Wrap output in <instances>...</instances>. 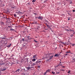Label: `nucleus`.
Returning a JSON list of instances; mask_svg holds the SVG:
<instances>
[{
  "mask_svg": "<svg viewBox=\"0 0 75 75\" xmlns=\"http://www.w3.org/2000/svg\"><path fill=\"white\" fill-rule=\"evenodd\" d=\"M54 57V55L48 57V60H50V59H52V57Z\"/></svg>",
  "mask_w": 75,
  "mask_h": 75,
  "instance_id": "1",
  "label": "nucleus"
},
{
  "mask_svg": "<svg viewBox=\"0 0 75 75\" xmlns=\"http://www.w3.org/2000/svg\"><path fill=\"white\" fill-rule=\"evenodd\" d=\"M40 61L38 62L37 61L36 62H35V63H34L33 64H32V66H33L34 65H36V64H38V62H40Z\"/></svg>",
  "mask_w": 75,
  "mask_h": 75,
  "instance_id": "2",
  "label": "nucleus"
},
{
  "mask_svg": "<svg viewBox=\"0 0 75 75\" xmlns=\"http://www.w3.org/2000/svg\"><path fill=\"white\" fill-rule=\"evenodd\" d=\"M38 19H39V20H42V19H43V18L42 17H41L40 16L38 17Z\"/></svg>",
  "mask_w": 75,
  "mask_h": 75,
  "instance_id": "3",
  "label": "nucleus"
},
{
  "mask_svg": "<svg viewBox=\"0 0 75 75\" xmlns=\"http://www.w3.org/2000/svg\"><path fill=\"white\" fill-rule=\"evenodd\" d=\"M20 70V69H18L16 71V72H17V73L18 74H19V71Z\"/></svg>",
  "mask_w": 75,
  "mask_h": 75,
  "instance_id": "4",
  "label": "nucleus"
},
{
  "mask_svg": "<svg viewBox=\"0 0 75 75\" xmlns=\"http://www.w3.org/2000/svg\"><path fill=\"white\" fill-rule=\"evenodd\" d=\"M5 63H0V65H4Z\"/></svg>",
  "mask_w": 75,
  "mask_h": 75,
  "instance_id": "5",
  "label": "nucleus"
},
{
  "mask_svg": "<svg viewBox=\"0 0 75 75\" xmlns=\"http://www.w3.org/2000/svg\"><path fill=\"white\" fill-rule=\"evenodd\" d=\"M35 60H36L35 59H32V61H33V62H35Z\"/></svg>",
  "mask_w": 75,
  "mask_h": 75,
  "instance_id": "6",
  "label": "nucleus"
},
{
  "mask_svg": "<svg viewBox=\"0 0 75 75\" xmlns=\"http://www.w3.org/2000/svg\"><path fill=\"white\" fill-rule=\"evenodd\" d=\"M26 68L28 70H29V69H30V67H29Z\"/></svg>",
  "mask_w": 75,
  "mask_h": 75,
  "instance_id": "7",
  "label": "nucleus"
},
{
  "mask_svg": "<svg viewBox=\"0 0 75 75\" xmlns=\"http://www.w3.org/2000/svg\"><path fill=\"white\" fill-rule=\"evenodd\" d=\"M50 71V70L48 69L47 70L46 72H49Z\"/></svg>",
  "mask_w": 75,
  "mask_h": 75,
  "instance_id": "8",
  "label": "nucleus"
},
{
  "mask_svg": "<svg viewBox=\"0 0 75 75\" xmlns=\"http://www.w3.org/2000/svg\"><path fill=\"white\" fill-rule=\"evenodd\" d=\"M11 44H10L9 45H8V46H7V47H8V48H9L11 46Z\"/></svg>",
  "mask_w": 75,
  "mask_h": 75,
  "instance_id": "9",
  "label": "nucleus"
},
{
  "mask_svg": "<svg viewBox=\"0 0 75 75\" xmlns=\"http://www.w3.org/2000/svg\"><path fill=\"white\" fill-rule=\"evenodd\" d=\"M57 56H58V55L57 54H55V55H54V57H57Z\"/></svg>",
  "mask_w": 75,
  "mask_h": 75,
  "instance_id": "10",
  "label": "nucleus"
},
{
  "mask_svg": "<svg viewBox=\"0 0 75 75\" xmlns=\"http://www.w3.org/2000/svg\"><path fill=\"white\" fill-rule=\"evenodd\" d=\"M10 30L11 31H14V29H12V28H11Z\"/></svg>",
  "mask_w": 75,
  "mask_h": 75,
  "instance_id": "11",
  "label": "nucleus"
},
{
  "mask_svg": "<svg viewBox=\"0 0 75 75\" xmlns=\"http://www.w3.org/2000/svg\"><path fill=\"white\" fill-rule=\"evenodd\" d=\"M34 41H35V42H38V41H37V40H34Z\"/></svg>",
  "mask_w": 75,
  "mask_h": 75,
  "instance_id": "12",
  "label": "nucleus"
},
{
  "mask_svg": "<svg viewBox=\"0 0 75 75\" xmlns=\"http://www.w3.org/2000/svg\"><path fill=\"white\" fill-rule=\"evenodd\" d=\"M48 54H47V55H45V57H48Z\"/></svg>",
  "mask_w": 75,
  "mask_h": 75,
  "instance_id": "13",
  "label": "nucleus"
},
{
  "mask_svg": "<svg viewBox=\"0 0 75 75\" xmlns=\"http://www.w3.org/2000/svg\"><path fill=\"white\" fill-rule=\"evenodd\" d=\"M52 74H53V75H54V74H55V72H54L52 71Z\"/></svg>",
  "mask_w": 75,
  "mask_h": 75,
  "instance_id": "14",
  "label": "nucleus"
},
{
  "mask_svg": "<svg viewBox=\"0 0 75 75\" xmlns=\"http://www.w3.org/2000/svg\"><path fill=\"white\" fill-rule=\"evenodd\" d=\"M66 53H71V52H70V51L69 52H66Z\"/></svg>",
  "mask_w": 75,
  "mask_h": 75,
  "instance_id": "15",
  "label": "nucleus"
},
{
  "mask_svg": "<svg viewBox=\"0 0 75 75\" xmlns=\"http://www.w3.org/2000/svg\"><path fill=\"white\" fill-rule=\"evenodd\" d=\"M30 64H32V62H31V61H30Z\"/></svg>",
  "mask_w": 75,
  "mask_h": 75,
  "instance_id": "16",
  "label": "nucleus"
},
{
  "mask_svg": "<svg viewBox=\"0 0 75 75\" xmlns=\"http://www.w3.org/2000/svg\"><path fill=\"white\" fill-rule=\"evenodd\" d=\"M35 0H33V1H32V2H33V3H34V2H35Z\"/></svg>",
  "mask_w": 75,
  "mask_h": 75,
  "instance_id": "17",
  "label": "nucleus"
},
{
  "mask_svg": "<svg viewBox=\"0 0 75 75\" xmlns=\"http://www.w3.org/2000/svg\"><path fill=\"white\" fill-rule=\"evenodd\" d=\"M70 72H71V71L70 70H69V71L67 72L68 74H69V73H70Z\"/></svg>",
  "mask_w": 75,
  "mask_h": 75,
  "instance_id": "18",
  "label": "nucleus"
},
{
  "mask_svg": "<svg viewBox=\"0 0 75 75\" xmlns=\"http://www.w3.org/2000/svg\"><path fill=\"white\" fill-rule=\"evenodd\" d=\"M47 71H46L44 75H45V74H47Z\"/></svg>",
  "mask_w": 75,
  "mask_h": 75,
  "instance_id": "19",
  "label": "nucleus"
},
{
  "mask_svg": "<svg viewBox=\"0 0 75 75\" xmlns=\"http://www.w3.org/2000/svg\"><path fill=\"white\" fill-rule=\"evenodd\" d=\"M14 17H16L17 16V15L16 14H14Z\"/></svg>",
  "mask_w": 75,
  "mask_h": 75,
  "instance_id": "20",
  "label": "nucleus"
},
{
  "mask_svg": "<svg viewBox=\"0 0 75 75\" xmlns=\"http://www.w3.org/2000/svg\"><path fill=\"white\" fill-rule=\"evenodd\" d=\"M1 24H4V23L3 22H1Z\"/></svg>",
  "mask_w": 75,
  "mask_h": 75,
  "instance_id": "21",
  "label": "nucleus"
},
{
  "mask_svg": "<svg viewBox=\"0 0 75 75\" xmlns=\"http://www.w3.org/2000/svg\"><path fill=\"white\" fill-rule=\"evenodd\" d=\"M6 69H3L2 70V71H5V70H6Z\"/></svg>",
  "mask_w": 75,
  "mask_h": 75,
  "instance_id": "22",
  "label": "nucleus"
},
{
  "mask_svg": "<svg viewBox=\"0 0 75 75\" xmlns=\"http://www.w3.org/2000/svg\"><path fill=\"white\" fill-rule=\"evenodd\" d=\"M46 25L47 27H49V25H47V24L46 23Z\"/></svg>",
  "mask_w": 75,
  "mask_h": 75,
  "instance_id": "23",
  "label": "nucleus"
},
{
  "mask_svg": "<svg viewBox=\"0 0 75 75\" xmlns=\"http://www.w3.org/2000/svg\"><path fill=\"white\" fill-rule=\"evenodd\" d=\"M75 62V59H73V62Z\"/></svg>",
  "mask_w": 75,
  "mask_h": 75,
  "instance_id": "24",
  "label": "nucleus"
},
{
  "mask_svg": "<svg viewBox=\"0 0 75 75\" xmlns=\"http://www.w3.org/2000/svg\"><path fill=\"white\" fill-rule=\"evenodd\" d=\"M75 45V44H72V46H74Z\"/></svg>",
  "mask_w": 75,
  "mask_h": 75,
  "instance_id": "25",
  "label": "nucleus"
},
{
  "mask_svg": "<svg viewBox=\"0 0 75 75\" xmlns=\"http://www.w3.org/2000/svg\"><path fill=\"white\" fill-rule=\"evenodd\" d=\"M66 30H67V31H69V30L67 29Z\"/></svg>",
  "mask_w": 75,
  "mask_h": 75,
  "instance_id": "26",
  "label": "nucleus"
},
{
  "mask_svg": "<svg viewBox=\"0 0 75 75\" xmlns=\"http://www.w3.org/2000/svg\"><path fill=\"white\" fill-rule=\"evenodd\" d=\"M70 37H73V35H70Z\"/></svg>",
  "mask_w": 75,
  "mask_h": 75,
  "instance_id": "27",
  "label": "nucleus"
},
{
  "mask_svg": "<svg viewBox=\"0 0 75 75\" xmlns=\"http://www.w3.org/2000/svg\"><path fill=\"white\" fill-rule=\"evenodd\" d=\"M33 58H35V55H34V56H33Z\"/></svg>",
  "mask_w": 75,
  "mask_h": 75,
  "instance_id": "28",
  "label": "nucleus"
},
{
  "mask_svg": "<svg viewBox=\"0 0 75 75\" xmlns=\"http://www.w3.org/2000/svg\"><path fill=\"white\" fill-rule=\"evenodd\" d=\"M22 41H24V39H22Z\"/></svg>",
  "mask_w": 75,
  "mask_h": 75,
  "instance_id": "29",
  "label": "nucleus"
},
{
  "mask_svg": "<svg viewBox=\"0 0 75 75\" xmlns=\"http://www.w3.org/2000/svg\"><path fill=\"white\" fill-rule=\"evenodd\" d=\"M73 12H75V10H73Z\"/></svg>",
  "mask_w": 75,
  "mask_h": 75,
  "instance_id": "30",
  "label": "nucleus"
},
{
  "mask_svg": "<svg viewBox=\"0 0 75 75\" xmlns=\"http://www.w3.org/2000/svg\"><path fill=\"white\" fill-rule=\"evenodd\" d=\"M72 31V30H69V31Z\"/></svg>",
  "mask_w": 75,
  "mask_h": 75,
  "instance_id": "31",
  "label": "nucleus"
},
{
  "mask_svg": "<svg viewBox=\"0 0 75 75\" xmlns=\"http://www.w3.org/2000/svg\"><path fill=\"white\" fill-rule=\"evenodd\" d=\"M69 20H70V18H69L68 19V21Z\"/></svg>",
  "mask_w": 75,
  "mask_h": 75,
  "instance_id": "32",
  "label": "nucleus"
},
{
  "mask_svg": "<svg viewBox=\"0 0 75 75\" xmlns=\"http://www.w3.org/2000/svg\"><path fill=\"white\" fill-rule=\"evenodd\" d=\"M70 4H72V1H71V2H70Z\"/></svg>",
  "mask_w": 75,
  "mask_h": 75,
  "instance_id": "33",
  "label": "nucleus"
},
{
  "mask_svg": "<svg viewBox=\"0 0 75 75\" xmlns=\"http://www.w3.org/2000/svg\"><path fill=\"white\" fill-rule=\"evenodd\" d=\"M40 66H38V68H40Z\"/></svg>",
  "mask_w": 75,
  "mask_h": 75,
  "instance_id": "34",
  "label": "nucleus"
},
{
  "mask_svg": "<svg viewBox=\"0 0 75 75\" xmlns=\"http://www.w3.org/2000/svg\"><path fill=\"white\" fill-rule=\"evenodd\" d=\"M61 65H62L61 64H60V65H59H59L61 66Z\"/></svg>",
  "mask_w": 75,
  "mask_h": 75,
  "instance_id": "35",
  "label": "nucleus"
},
{
  "mask_svg": "<svg viewBox=\"0 0 75 75\" xmlns=\"http://www.w3.org/2000/svg\"><path fill=\"white\" fill-rule=\"evenodd\" d=\"M68 55V54H66V55Z\"/></svg>",
  "mask_w": 75,
  "mask_h": 75,
  "instance_id": "36",
  "label": "nucleus"
},
{
  "mask_svg": "<svg viewBox=\"0 0 75 75\" xmlns=\"http://www.w3.org/2000/svg\"><path fill=\"white\" fill-rule=\"evenodd\" d=\"M62 44H64V42H62Z\"/></svg>",
  "mask_w": 75,
  "mask_h": 75,
  "instance_id": "37",
  "label": "nucleus"
},
{
  "mask_svg": "<svg viewBox=\"0 0 75 75\" xmlns=\"http://www.w3.org/2000/svg\"><path fill=\"white\" fill-rule=\"evenodd\" d=\"M8 27H11L8 26Z\"/></svg>",
  "mask_w": 75,
  "mask_h": 75,
  "instance_id": "38",
  "label": "nucleus"
},
{
  "mask_svg": "<svg viewBox=\"0 0 75 75\" xmlns=\"http://www.w3.org/2000/svg\"><path fill=\"white\" fill-rule=\"evenodd\" d=\"M61 63H62L61 62H60V64H61Z\"/></svg>",
  "mask_w": 75,
  "mask_h": 75,
  "instance_id": "39",
  "label": "nucleus"
},
{
  "mask_svg": "<svg viewBox=\"0 0 75 75\" xmlns=\"http://www.w3.org/2000/svg\"><path fill=\"white\" fill-rule=\"evenodd\" d=\"M63 71H64V70H62Z\"/></svg>",
  "mask_w": 75,
  "mask_h": 75,
  "instance_id": "40",
  "label": "nucleus"
},
{
  "mask_svg": "<svg viewBox=\"0 0 75 75\" xmlns=\"http://www.w3.org/2000/svg\"><path fill=\"white\" fill-rule=\"evenodd\" d=\"M59 72H58V73H57V74H59Z\"/></svg>",
  "mask_w": 75,
  "mask_h": 75,
  "instance_id": "41",
  "label": "nucleus"
},
{
  "mask_svg": "<svg viewBox=\"0 0 75 75\" xmlns=\"http://www.w3.org/2000/svg\"><path fill=\"white\" fill-rule=\"evenodd\" d=\"M63 67H65V66H63Z\"/></svg>",
  "mask_w": 75,
  "mask_h": 75,
  "instance_id": "42",
  "label": "nucleus"
},
{
  "mask_svg": "<svg viewBox=\"0 0 75 75\" xmlns=\"http://www.w3.org/2000/svg\"><path fill=\"white\" fill-rule=\"evenodd\" d=\"M35 38H37V37H35Z\"/></svg>",
  "mask_w": 75,
  "mask_h": 75,
  "instance_id": "43",
  "label": "nucleus"
}]
</instances>
